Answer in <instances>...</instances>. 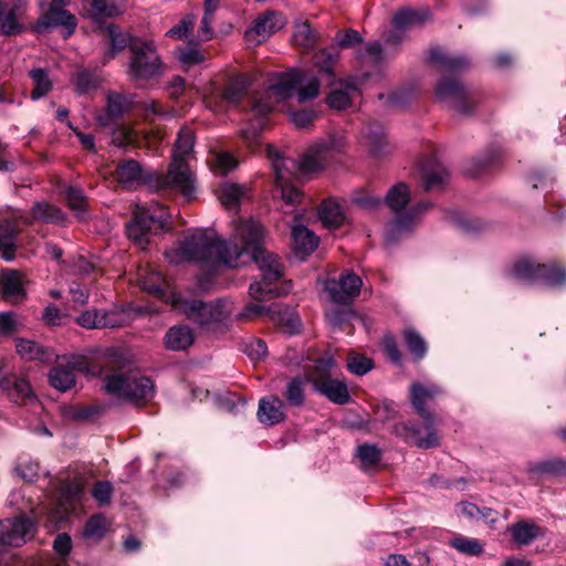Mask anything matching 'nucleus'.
Wrapping results in <instances>:
<instances>
[{
  "label": "nucleus",
  "mask_w": 566,
  "mask_h": 566,
  "mask_svg": "<svg viewBox=\"0 0 566 566\" xmlns=\"http://www.w3.org/2000/svg\"><path fill=\"white\" fill-rule=\"evenodd\" d=\"M229 241L213 230L198 229L166 251L170 264L196 262L202 269L214 271L220 264L235 266L239 258L250 253L261 271L262 281L253 282L249 293L252 298L262 301L280 296L285 290L275 283L283 276L284 266L277 255L263 250V227L253 219H238L231 222Z\"/></svg>",
  "instance_id": "obj_1"
},
{
  "label": "nucleus",
  "mask_w": 566,
  "mask_h": 566,
  "mask_svg": "<svg viewBox=\"0 0 566 566\" xmlns=\"http://www.w3.org/2000/svg\"><path fill=\"white\" fill-rule=\"evenodd\" d=\"M82 373L92 377H104V389L117 399L134 403L146 402L154 396V384L150 378L126 370L118 364L116 356H105L103 360L94 361L84 355L59 357L50 369L49 384L56 390L65 392L76 384V374Z\"/></svg>",
  "instance_id": "obj_2"
},
{
  "label": "nucleus",
  "mask_w": 566,
  "mask_h": 566,
  "mask_svg": "<svg viewBox=\"0 0 566 566\" xmlns=\"http://www.w3.org/2000/svg\"><path fill=\"white\" fill-rule=\"evenodd\" d=\"M319 92V81L308 72L291 70L277 74L269 87L250 99V112L258 117L248 129L241 134L249 147H252L258 139L260 130L264 126V117L274 112L283 111L284 103L292 96H296L298 103L314 99Z\"/></svg>",
  "instance_id": "obj_3"
},
{
  "label": "nucleus",
  "mask_w": 566,
  "mask_h": 566,
  "mask_svg": "<svg viewBox=\"0 0 566 566\" xmlns=\"http://www.w3.org/2000/svg\"><path fill=\"white\" fill-rule=\"evenodd\" d=\"M345 144L346 138L343 133L331 134L326 140L310 147L298 164L293 159L283 157L272 145H266V156L271 160L275 172V185L281 192L282 200L289 205L298 202L302 193L291 184L296 172L307 175L318 171L323 167L326 155L340 150Z\"/></svg>",
  "instance_id": "obj_4"
},
{
  "label": "nucleus",
  "mask_w": 566,
  "mask_h": 566,
  "mask_svg": "<svg viewBox=\"0 0 566 566\" xmlns=\"http://www.w3.org/2000/svg\"><path fill=\"white\" fill-rule=\"evenodd\" d=\"M409 199L407 185L400 182L389 189L386 196V203L396 214V220L388 224L386 232L387 241L395 240V232L402 233L410 230L420 213L429 208V203H420L405 210Z\"/></svg>",
  "instance_id": "obj_5"
},
{
  "label": "nucleus",
  "mask_w": 566,
  "mask_h": 566,
  "mask_svg": "<svg viewBox=\"0 0 566 566\" xmlns=\"http://www.w3.org/2000/svg\"><path fill=\"white\" fill-rule=\"evenodd\" d=\"M169 219L167 208L158 202H151L148 207L137 205L127 226V235L144 249L148 242V234L153 230L166 228Z\"/></svg>",
  "instance_id": "obj_6"
},
{
  "label": "nucleus",
  "mask_w": 566,
  "mask_h": 566,
  "mask_svg": "<svg viewBox=\"0 0 566 566\" xmlns=\"http://www.w3.org/2000/svg\"><path fill=\"white\" fill-rule=\"evenodd\" d=\"M361 42L360 34L356 30L348 29L336 33L333 45L314 54L313 64L326 85H332L335 81V67L339 57L338 50L354 48Z\"/></svg>",
  "instance_id": "obj_7"
},
{
  "label": "nucleus",
  "mask_w": 566,
  "mask_h": 566,
  "mask_svg": "<svg viewBox=\"0 0 566 566\" xmlns=\"http://www.w3.org/2000/svg\"><path fill=\"white\" fill-rule=\"evenodd\" d=\"M132 57L129 75L135 81L157 78L164 73L163 63L154 48L153 42L134 40L129 45Z\"/></svg>",
  "instance_id": "obj_8"
},
{
  "label": "nucleus",
  "mask_w": 566,
  "mask_h": 566,
  "mask_svg": "<svg viewBox=\"0 0 566 566\" xmlns=\"http://www.w3.org/2000/svg\"><path fill=\"white\" fill-rule=\"evenodd\" d=\"M335 366L334 358L326 355L315 363L314 369L308 374V379L313 382L314 388L327 399L344 405L349 400V392L342 380L331 377L332 369Z\"/></svg>",
  "instance_id": "obj_9"
},
{
  "label": "nucleus",
  "mask_w": 566,
  "mask_h": 566,
  "mask_svg": "<svg viewBox=\"0 0 566 566\" xmlns=\"http://www.w3.org/2000/svg\"><path fill=\"white\" fill-rule=\"evenodd\" d=\"M175 310L184 312L187 317L199 325H210L227 319L233 311V304L228 300H218L211 303L201 301H187L181 296Z\"/></svg>",
  "instance_id": "obj_10"
},
{
  "label": "nucleus",
  "mask_w": 566,
  "mask_h": 566,
  "mask_svg": "<svg viewBox=\"0 0 566 566\" xmlns=\"http://www.w3.org/2000/svg\"><path fill=\"white\" fill-rule=\"evenodd\" d=\"M160 190H171L180 193L186 200H192L196 192V178L190 163L172 160L167 174L157 179Z\"/></svg>",
  "instance_id": "obj_11"
},
{
  "label": "nucleus",
  "mask_w": 566,
  "mask_h": 566,
  "mask_svg": "<svg viewBox=\"0 0 566 566\" xmlns=\"http://www.w3.org/2000/svg\"><path fill=\"white\" fill-rule=\"evenodd\" d=\"M512 273L518 280L536 281L542 279L553 286H558L566 282L565 270L556 265L538 264L530 258L517 260Z\"/></svg>",
  "instance_id": "obj_12"
},
{
  "label": "nucleus",
  "mask_w": 566,
  "mask_h": 566,
  "mask_svg": "<svg viewBox=\"0 0 566 566\" xmlns=\"http://www.w3.org/2000/svg\"><path fill=\"white\" fill-rule=\"evenodd\" d=\"M83 494V484L77 481L64 483L60 490V496L54 507L48 512V523L57 526L80 503Z\"/></svg>",
  "instance_id": "obj_13"
},
{
  "label": "nucleus",
  "mask_w": 566,
  "mask_h": 566,
  "mask_svg": "<svg viewBox=\"0 0 566 566\" xmlns=\"http://www.w3.org/2000/svg\"><path fill=\"white\" fill-rule=\"evenodd\" d=\"M138 284L143 291L170 303L172 307L178 306L180 295L171 290L169 283L156 269L149 266L139 269Z\"/></svg>",
  "instance_id": "obj_14"
},
{
  "label": "nucleus",
  "mask_w": 566,
  "mask_h": 566,
  "mask_svg": "<svg viewBox=\"0 0 566 566\" xmlns=\"http://www.w3.org/2000/svg\"><path fill=\"white\" fill-rule=\"evenodd\" d=\"M285 23L286 20L283 14L276 11H266L259 15L253 24L245 31V41L250 45L261 44L281 30Z\"/></svg>",
  "instance_id": "obj_15"
},
{
  "label": "nucleus",
  "mask_w": 566,
  "mask_h": 566,
  "mask_svg": "<svg viewBox=\"0 0 566 566\" xmlns=\"http://www.w3.org/2000/svg\"><path fill=\"white\" fill-rule=\"evenodd\" d=\"M361 279L353 271H344L338 280H328L325 284V291L335 303L347 304L352 302L360 292Z\"/></svg>",
  "instance_id": "obj_16"
},
{
  "label": "nucleus",
  "mask_w": 566,
  "mask_h": 566,
  "mask_svg": "<svg viewBox=\"0 0 566 566\" xmlns=\"http://www.w3.org/2000/svg\"><path fill=\"white\" fill-rule=\"evenodd\" d=\"M33 536V524L25 517L0 521V544L21 546Z\"/></svg>",
  "instance_id": "obj_17"
},
{
  "label": "nucleus",
  "mask_w": 566,
  "mask_h": 566,
  "mask_svg": "<svg viewBox=\"0 0 566 566\" xmlns=\"http://www.w3.org/2000/svg\"><path fill=\"white\" fill-rule=\"evenodd\" d=\"M29 220L23 219L21 214L13 212L10 218L0 220V256L6 261H11L15 256V234L20 231L21 224H27Z\"/></svg>",
  "instance_id": "obj_18"
},
{
  "label": "nucleus",
  "mask_w": 566,
  "mask_h": 566,
  "mask_svg": "<svg viewBox=\"0 0 566 566\" xmlns=\"http://www.w3.org/2000/svg\"><path fill=\"white\" fill-rule=\"evenodd\" d=\"M163 139L161 135L150 137L148 135L140 136L132 126L122 124L112 133V143L118 147L134 146L155 148L156 144Z\"/></svg>",
  "instance_id": "obj_19"
},
{
  "label": "nucleus",
  "mask_w": 566,
  "mask_h": 566,
  "mask_svg": "<svg viewBox=\"0 0 566 566\" xmlns=\"http://www.w3.org/2000/svg\"><path fill=\"white\" fill-rule=\"evenodd\" d=\"M75 322L87 329L113 328L120 326L123 319L115 312H99L97 310H88L75 318Z\"/></svg>",
  "instance_id": "obj_20"
},
{
  "label": "nucleus",
  "mask_w": 566,
  "mask_h": 566,
  "mask_svg": "<svg viewBox=\"0 0 566 566\" xmlns=\"http://www.w3.org/2000/svg\"><path fill=\"white\" fill-rule=\"evenodd\" d=\"M437 97L449 102L451 106L459 112H467L464 106L468 94L464 87L455 80H442L436 88Z\"/></svg>",
  "instance_id": "obj_21"
},
{
  "label": "nucleus",
  "mask_w": 566,
  "mask_h": 566,
  "mask_svg": "<svg viewBox=\"0 0 566 566\" xmlns=\"http://www.w3.org/2000/svg\"><path fill=\"white\" fill-rule=\"evenodd\" d=\"M0 286L3 297L10 302H19L24 296V279L17 270H2L0 272Z\"/></svg>",
  "instance_id": "obj_22"
},
{
  "label": "nucleus",
  "mask_w": 566,
  "mask_h": 566,
  "mask_svg": "<svg viewBox=\"0 0 566 566\" xmlns=\"http://www.w3.org/2000/svg\"><path fill=\"white\" fill-rule=\"evenodd\" d=\"M441 394V389L436 385L423 386L419 382H415L410 388L411 403L419 412V415L426 420L430 421V413L428 412L426 405L433 400Z\"/></svg>",
  "instance_id": "obj_23"
},
{
  "label": "nucleus",
  "mask_w": 566,
  "mask_h": 566,
  "mask_svg": "<svg viewBox=\"0 0 566 566\" xmlns=\"http://www.w3.org/2000/svg\"><path fill=\"white\" fill-rule=\"evenodd\" d=\"M41 23L44 27H64L66 29L65 38L73 34L77 24L76 18L72 13L54 4H50L49 10L41 17Z\"/></svg>",
  "instance_id": "obj_24"
},
{
  "label": "nucleus",
  "mask_w": 566,
  "mask_h": 566,
  "mask_svg": "<svg viewBox=\"0 0 566 566\" xmlns=\"http://www.w3.org/2000/svg\"><path fill=\"white\" fill-rule=\"evenodd\" d=\"M284 403L274 396L264 397L259 401L258 418L262 423L276 424L284 419Z\"/></svg>",
  "instance_id": "obj_25"
},
{
  "label": "nucleus",
  "mask_w": 566,
  "mask_h": 566,
  "mask_svg": "<svg viewBox=\"0 0 566 566\" xmlns=\"http://www.w3.org/2000/svg\"><path fill=\"white\" fill-rule=\"evenodd\" d=\"M130 106V102L126 96L118 93H109L107 95L106 114L96 115V120L101 126H107L113 119L124 115Z\"/></svg>",
  "instance_id": "obj_26"
},
{
  "label": "nucleus",
  "mask_w": 566,
  "mask_h": 566,
  "mask_svg": "<svg viewBox=\"0 0 566 566\" xmlns=\"http://www.w3.org/2000/svg\"><path fill=\"white\" fill-rule=\"evenodd\" d=\"M83 9L88 18L95 22H101L106 18H113L122 13L112 0H84Z\"/></svg>",
  "instance_id": "obj_27"
},
{
  "label": "nucleus",
  "mask_w": 566,
  "mask_h": 566,
  "mask_svg": "<svg viewBox=\"0 0 566 566\" xmlns=\"http://www.w3.org/2000/svg\"><path fill=\"white\" fill-rule=\"evenodd\" d=\"M217 196L227 210H234L247 198L248 189L238 184L224 182L219 187Z\"/></svg>",
  "instance_id": "obj_28"
},
{
  "label": "nucleus",
  "mask_w": 566,
  "mask_h": 566,
  "mask_svg": "<svg viewBox=\"0 0 566 566\" xmlns=\"http://www.w3.org/2000/svg\"><path fill=\"white\" fill-rule=\"evenodd\" d=\"M422 180L427 191L438 189L443 186L449 177V172L436 159L421 168Z\"/></svg>",
  "instance_id": "obj_29"
},
{
  "label": "nucleus",
  "mask_w": 566,
  "mask_h": 566,
  "mask_svg": "<svg viewBox=\"0 0 566 566\" xmlns=\"http://www.w3.org/2000/svg\"><path fill=\"white\" fill-rule=\"evenodd\" d=\"M245 95V87L239 83H230L227 87L221 92H214V88L211 91V96L205 95V101L209 107L214 106V99L220 98L222 103L226 105H238L239 102Z\"/></svg>",
  "instance_id": "obj_30"
},
{
  "label": "nucleus",
  "mask_w": 566,
  "mask_h": 566,
  "mask_svg": "<svg viewBox=\"0 0 566 566\" xmlns=\"http://www.w3.org/2000/svg\"><path fill=\"white\" fill-rule=\"evenodd\" d=\"M0 387L15 403H25L34 399L31 386L24 378H15L12 382L9 379L2 380Z\"/></svg>",
  "instance_id": "obj_31"
},
{
  "label": "nucleus",
  "mask_w": 566,
  "mask_h": 566,
  "mask_svg": "<svg viewBox=\"0 0 566 566\" xmlns=\"http://www.w3.org/2000/svg\"><path fill=\"white\" fill-rule=\"evenodd\" d=\"M430 18V11L427 8L421 9H401L392 18V24L397 29H405L420 25Z\"/></svg>",
  "instance_id": "obj_32"
},
{
  "label": "nucleus",
  "mask_w": 566,
  "mask_h": 566,
  "mask_svg": "<svg viewBox=\"0 0 566 566\" xmlns=\"http://www.w3.org/2000/svg\"><path fill=\"white\" fill-rule=\"evenodd\" d=\"M318 216L327 228H338L345 221L344 211L335 199L324 200L319 206Z\"/></svg>",
  "instance_id": "obj_33"
},
{
  "label": "nucleus",
  "mask_w": 566,
  "mask_h": 566,
  "mask_svg": "<svg viewBox=\"0 0 566 566\" xmlns=\"http://www.w3.org/2000/svg\"><path fill=\"white\" fill-rule=\"evenodd\" d=\"M292 240L295 250L302 254L312 253L318 245V238L310 229L303 226H294L292 229Z\"/></svg>",
  "instance_id": "obj_34"
},
{
  "label": "nucleus",
  "mask_w": 566,
  "mask_h": 566,
  "mask_svg": "<svg viewBox=\"0 0 566 566\" xmlns=\"http://www.w3.org/2000/svg\"><path fill=\"white\" fill-rule=\"evenodd\" d=\"M193 342V335L188 326L171 327L165 336V345L171 350H184Z\"/></svg>",
  "instance_id": "obj_35"
},
{
  "label": "nucleus",
  "mask_w": 566,
  "mask_h": 566,
  "mask_svg": "<svg viewBox=\"0 0 566 566\" xmlns=\"http://www.w3.org/2000/svg\"><path fill=\"white\" fill-rule=\"evenodd\" d=\"M361 143L374 156H380L388 147L382 127L375 125L363 132Z\"/></svg>",
  "instance_id": "obj_36"
},
{
  "label": "nucleus",
  "mask_w": 566,
  "mask_h": 566,
  "mask_svg": "<svg viewBox=\"0 0 566 566\" xmlns=\"http://www.w3.org/2000/svg\"><path fill=\"white\" fill-rule=\"evenodd\" d=\"M15 349L19 356L24 360L45 361L49 360L52 356L41 345L31 339L25 338H18L15 340Z\"/></svg>",
  "instance_id": "obj_37"
},
{
  "label": "nucleus",
  "mask_w": 566,
  "mask_h": 566,
  "mask_svg": "<svg viewBox=\"0 0 566 566\" xmlns=\"http://www.w3.org/2000/svg\"><path fill=\"white\" fill-rule=\"evenodd\" d=\"M19 8L0 0V30L6 35L19 33L22 29L18 22Z\"/></svg>",
  "instance_id": "obj_38"
},
{
  "label": "nucleus",
  "mask_w": 566,
  "mask_h": 566,
  "mask_svg": "<svg viewBox=\"0 0 566 566\" xmlns=\"http://www.w3.org/2000/svg\"><path fill=\"white\" fill-rule=\"evenodd\" d=\"M115 177L119 184L132 187L143 179V169L136 160H126L117 166Z\"/></svg>",
  "instance_id": "obj_39"
},
{
  "label": "nucleus",
  "mask_w": 566,
  "mask_h": 566,
  "mask_svg": "<svg viewBox=\"0 0 566 566\" xmlns=\"http://www.w3.org/2000/svg\"><path fill=\"white\" fill-rule=\"evenodd\" d=\"M195 137L190 128L184 127L179 130L176 140L172 160L189 163L192 157Z\"/></svg>",
  "instance_id": "obj_40"
},
{
  "label": "nucleus",
  "mask_w": 566,
  "mask_h": 566,
  "mask_svg": "<svg viewBox=\"0 0 566 566\" xmlns=\"http://www.w3.org/2000/svg\"><path fill=\"white\" fill-rule=\"evenodd\" d=\"M272 319L286 334H295L300 331L301 321L293 310H282L279 305H275L273 307Z\"/></svg>",
  "instance_id": "obj_41"
},
{
  "label": "nucleus",
  "mask_w": 566,
  "mask_h": 566,
  "mask_svg": "<svg viewBox=\"0 0 566 566\" xmlns=\"http://www.w3.org/2000/svg\"><path fill=\"white\" fill-rule=\"evenodd\" d=\"M457 513L471 521H484L488 524L496 522V513L491 509H480L470 502H461L457 505Z\"/></svg>",
  "instance_id": "obj_42"
},
{
  "label": "nucleus",
  "mask_w": 566,
  "mask_h": 566,
  "mask_svg": "<svg viewBox=\"0 0 566 566\" xmlns=\"http://www.w3.org/2000/svg\"><path fill=\"white\" fill-rule=\"evenodd\" d=\"M356 90V83H347L344 87L333 90L326 97V103L334 109H344L350 105Z\"/></svg>",
  "instance_id": "obj_43"
},
{
  "label": "nucleus",
  "mask_w": 566,
  "mask_h": 566,
  "mask_svg": "<svg viewBox=\"0 0 566 566\" xmlns=\"http://www.w3.org/2000/svg\"><path fill=\"white\" fill-rule=\"evenodd\" d=\"M292 41L295 46L311 49L316 43V34L308 22H300L294 27Z\"/></svg>",
  "instance_id": "obj_44"
},
{
  "label": "nucleus",
  "mask_w": 566,
  "mask_h": 566,
  "mask_svg": "<svg viewBox=\"0 0 566 566\" xmlns=\"http://www.w3.org/2000/svg\"><path fill=\"white\" fill-rule=\"evenodd\" d=\"M32 219L44 222L57 223L63 221L62 211L52 205L38 202L32 207Z\"/></svg>",
  "instance_id": "obj_45"
},
{
  "label": "nucleus",
  "mask_w": 566,
  "mask_h": 566,
  "mask_svg": "<svg viewBox=\"0 0 566 566\" xmlns=\"http://www.w3.org/2000/svg\"><path fill=\"white\" fill-rule=\"evenodd\" d=\"M513 539L520 545H527L539 535V528L526 522H521L511 527Z\"/></svg>",
  "instance_id": "obj_46"
},
{
  "label": "nucleus",
  "mask_w": 566,
  "mask_h": 566,
  "mask_svg": "<svg viewBox=\"0 0 566 566\" xmlns=\"http://www.w3.org/2000/svg\"><path fill=\"white\" fill-rule=\"evenodd\" d=\"M208 163L211 170L219 175H227L238 166V160L229 153H216Z\"/></svg>",
  "instance_id": "obj_47"
},
{
  "label": "nucleus",
  "mask_w": 566,
  "mask_h": 566,
  "mask_svg": "<svg viewBox=\"0 0 566 566\" xmlns=\"http://www.w3.org/2000/svg\"><path fill=\"white\" fill-rule=\"evenodd\" d=\"M405 343L416 359H421L427 353V344L423 337L412 328H406L403 332Z\"/></svg>",
  "instance_id": "obj_48"
},
{
  "label": "nucleus",
  "mask_w": 566,
  "mask_h": 566,
  "mask_svg": "<svg viewBox=\"0 0 566 566\" xmlns=\"http://www.w3.org/2000/svg\"><path fill=\"white\" fill-rule=\"evenodd\" d=\"M108 530V522L102 514L93 515L86 523L84 536L88 539L97 541L102 538Z\"/></svg>",
  "instance_id": "obj_49"
},
{
  "label": "nucleus",
  "mask_w": 566,
  "mask_h": 566,
  "mask_svg": "<svg viewBox=\"0 0 566 566\" xmlns=\"http://www.w3.org/2000/svg\"><path fill=\"white\" fill-rule=\"evenodd\" d=\"M30 76L34 83V88L31 92L32 99H39L46 95L52 87L46 73L42 69H35L30 72Z\"/></svg>",
  "instance_id": "obj_50"
},
{
  "label": "nucleus",
  "mask_w": 566,
  "mask_h": 566,
  "mask_svg": "<svg viewBox=\"0 0 566 566\" xmlns=\"http://www.w3.org/2000/svg\"><path fill=\"white\" fill-rule=\"evenodd\" d=\"M430 60L444 71L458 70L465 64L464 59L449 56L441 49H432L430 51Z\"/></svg>",
  "instance_id": "obj_51"
},
{
  "label": "nucleus",
  "mask_w": 566,
  "mask_h": 566,
  "mask_svg": "<svg viewBox=\"0 0 566 566\" xmlns=\"http://www.w3.org/2000/svg\"><path fill=\"white\" fill-rule=\"evenodd\" d=\"M107 33L111 42L109 57H114L116 53L124 50L126 46H129L132 41L135 40L128 36L127 34L123 33L115 25H109L107 28Z\"/></svg>",
  "instance_id": "obj_52"
},
{
  "label": "nucleus",
  "mask_w": 566,
  "mask_h": 566,
  "mask_svg": "<svg viewBox=\"0 0 566 566\" xmlns=\"http://www.w3.org/2000/svg\"><path fill=\"white\" fill-rule=\"evenodd\" d=\"M346 366L352 374L361 376L371 370L374 364L370 358L353 352L348 354Z\"/></svg>",
  "instance_id": "obj_53"
},
{
  "label": "nucleus",
  "mask_w": 566,
  "mask_h": 566,
  "mask_svg": "<svg viewBox=\"0 0 566 566\" xmlns=\"http://www.w3.org/2000/svg\"><path fill=\"white\" fill-rule=\"evenodd\" d=\"M450 544L457 551L472 556H478L483 552V545L475 538L459 536L453 538Z\"/></svg>",
  "instance_id": "obj_54"
},
{
  "label": "nucleus",
  "mask_w": 566,
  "mask_h": 566,
  "mask_svg": "<svg viewBox=\"0 0 566 566\" xmlns=\"http://www.w3.org/2000/svg\"><path fill=\"white\" fill-rule=\"evenodd\" d=\"M73 83L77 94H88L97 87V80L87 71H78L74 74Z\"/></svg>",
  "instance_id": "obj_55"
},
{
  "label": "nucleus",
  "mask_w": 566,
  "mask_h": 566,
  "mask_svg": "<svg viewBox=\"0 0 566 566\" xmlns=\"http://www.w3.org/2000/svg\"><path fill=\"white\" fill-rule=\"evenodd\" d=\"M286 400L293 406H301L304 402V382L300 378L289 381L284 392Z\"/></svg>",
  "instance_id": "obj_56"
},
{
  "label": "nucleus",
  "mask_w": 566,
  "mask_h": 566,
  "mask_svg": "<svg viewBox=\"0 0 566 566\" xmlns=\"http://www.w3.org/2000/svg\"><path fill=\"white\" fill-rule=\"evenodd\" d=\"M66 200L70 208L74 210L80 218H83L86 208V199L82 190L69 188L66 191Z\"/></svg>",
  "instance_id": "obj_57"
},
{
  "label": "nucleus",
  "mask_w": 566,
  "mask_h": 566,
  "mask_svg": "<svg viewBox=\"0 0 566 566\" xmlns=\"http://www.w3.org/2000/svg\"><path fill=\"white\" fill-rule=\"evenodd\" d=\"M316 117L317 113L312 108L290 112V118L297 128H307Z\"/></svg>",
  "instance_id": "obj_58"
},
{
  "label": "nucleus",
  "mask_w": 566,
  "mask_h": 566,
  "mask_svg": "<svg viewBox=\"0 0 566 566\" xmlns=\"http://www.w3.org/2000/svg\"><path fill=\"white\" fill-rule=\"evenodd\" d=\"M357 455L365 467L376 464L380 459V451L377 447L370 444H363L357 449Z\"/></svg>",
  "instance_id": "obj_59"
},
{
  "label": "nucleus",
  "mask_w": 566,
  "mask_h": 566,
  "mask_svg": "<svg viewBox=\"0 0 566 566\" xmlns=\"http://www.w3.org/2000/svg\"><path fill=\"white\" fill-rule=\"evenodd\" d=\"M21 325L14 313L2 312L0 313V335H11L15 333Z\"/></svg>",
  "instance_id": "obj_60"
},
{
  "label": "nucleus",
  "mask_w": 566,
  "mask_h": 566,
  "mask_svg": "<svg viewBox=\"0 0 566 566\" xmlns=\"http://www.w3.org/2000/svg\"><path fill=\"white\" fill-rule=\"evenodd\" d=\"M15 472L22 480L33 482L39 475V464L32 461L20 462L15 468Z\"/></svg>",
  "instance_id": "obj_61"
},
{
  "label": "nucleus",
  "mask_w": 566,
  "mask_h": 566,
  "mask_svg": "<svg viewBox=\"0 0 566 566\" xmlns=\"http://www.w3.org/2000/svg\"><path fill=\"white\" fill-rule=\"evenodd\" d=\"M272 313H273V307L272 308H266L263 305L250 303V304H247L243 307V310L240 313L239 317L242 318V319L252 321V319L261 317V316H263L265 314H271L272 315Z\"/></svg>",
  "instance_id": "obj_62"
},
{
  "label": "nucleus",
  "mask_w": 566,
  "mask_h": 566,
  "mask_svg": "<svg viewBox=\"0 0 566 566\" xmlns=\"http://www.w3.org/2000/svg\"><path fill=\"white\" fill-rule=\"evenodd\" d=\"M112 491L113 489L109 482L99 481L95 483L92 495L101 505H104L109 503Z\"/></svg>",
  "instance_id": "obj_63"
},
{
  "label": "nucleus",
  "mask_w": 566,
  "mask_h": 566,
  "mask_svg": "<svg viewBox=\"0 0 566 566\" xmlns=\"http://www.w3.org/2000/svg\"><path fill=\"white\" fill-rule=\"evenodd\" d=\"M382 349L387 357L395 364H400L401 354L392 336H386L381 343Z\"/></svg>",
  "instance_id": "obj_64"
}]
</instances>
